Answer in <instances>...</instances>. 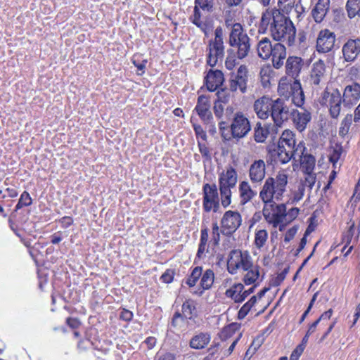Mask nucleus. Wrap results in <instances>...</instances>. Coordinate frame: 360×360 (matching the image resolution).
I'll return each mask as SVG.
<instances>
[{
    "label": "nucleus",
    "mask_w": 360,
    "mask_h": 360,
    "mask_svg": "<svg viewBox=\"0 0 360 360\" xmlns=\"http://www.w3.org/2000/svg\"><path fill=\"white\" fill-rule=\"evenodd\" d=\"M298 0H278V8L280 12L284 15H288L295 6V4Z\"/></svg>",
    "instance_id": "8fccbe9b"
},
{
    "label": "nucleus",
    "mask_w": 360,
    "mask_h": 360,
    "mask_svg": "<svg viewBox=\"0 0 360 360\" xmlns=\"http://www.w3.org/2000/svg\"><path fill=\"white\" fill-rule=\"evenodd\" d=\"M210 341L211 335L210 333L199 332L190 339L188 345L191 349L201 350L207 348Z\"/></svg>",
    "instance_id": "7c9ffc66"
},
{
    "label": "nucleus",
    "mask_w": 360,
    "mask_h": 360,
    "mask_svg": "<svg viewBox=\"0 0 360 360\" xmlns=\"http://www.w3.org/2000/svg\"><path fill=\"white\" fill-rule=\"evenodd\" d=\"M261 267L254 263H252V266L248 270H243L246 273L243 277V282L245 285H250L255 283H259L263 280V276H261Z\"/></svg>",
    "instance_id": "72a5a7b5"
},
{
    "label": "nucleus",
    "mask_w": 360,
    "mask_h": 360,
    "mask_svg": "<svg viewBox=\"0 0 360 360\" xmlns=\"http://www.w3.org/2000/svg\"><path fill=\"white\" fill-rule=\"evenodd\" d=\"M273 72H274L272 69L269 66L263 67L261 69L259 75L261 77V82L264 86L270 84Z\"/></svg>",
    "instance_id": "603ef678"
},
{
    "label": "nucleus",
    "mask_w": 360,
    "mask_h": 360,
    "mask_svg": "<svg viewBox=\"0 0 360 360\" xmlns=\"http://www.w3.org/2000/svg\"><path fill=\"white\" fill-rule=\"evenodd\" d=\"M345 8L349 18L360 16V0H347Z\"/></svg>",
    "instance_id": "a18cd8bd"
},
{
    "label": "nucleus",
    "mask_w": 360,
    "mask_h": 360,
    "mask_svg": "<svg viewBox=\"0 0 360 360\" xmlns=\"http://www.w3.org/2000/svg\"><path fill=\"white\" fill-rule=\"evenodd\" d=\"M221 137L224 141H239L246 137L251 131L250 120L242 111L234 113L231 124L220 120L218 124Z\"/></svg>",
    "instance_id": "f03ea898"
},
{
    "label": "nucleus",
    "mask_w": 360,
    "mask_h": 360,
    "mask_svg": "<svg viewBox=\"0 0 360 360\" xmlns=\"http://www.w3.org/2000/svg\"><path fill=\"white\" fill-rule=\"evenodd\" d=\"M238 181L236 169L229 165L219 174L218 179L219 186L235 188Z\"/></svg>",
    "instance_id": "c85d7f7f"
},
{
    "label": "nucleus",
    "mask_w": 360,
    "mask_h": 360,
    "mask_svg": "<svg viewBox=\"0 0 360 360\" xmlns=\"http://www.w3.org/2000/svg\"><path fill=\"white\" fill-rule=\"evenodd\" d=\"M233 188L219 186L221 204L224 208L228 207L232 202V191Z\"/></svg>",
    "instance_id": "79ce46f5"
},
{
    "label": "nucleus",
    "mask_w": 360,
    "mask_h": 360,
    "mask_svg": "<svg viewBox=\"0 0 360 360\" xmlns=\"http://www.w3.org/2000/svg\"><path fill=\"white\" fill-rule=\"evenodd\" d=\"M263 343L264 338L262 335H259L253 339L250 346L252 349V351L250 354V356H252V355L255 354V352L259 349V347L262 345Z\"/></svg>",
    "instance_id": "680f3d73"
},
{
    "label": "nucleus",
    "mask_w": 360,
    "mask_h": 360,
    "mask_svg": "<svg viewBox=\"0 0 360 360\" xmlns=\"http://www.w3.org/2000/svg\"><path fill=\"white\" fill-rule=\"evenodd\" d=\"M276 41L285 43L288 47L293 46L296 39V28L289 17L277 10V8H267L262 13L258 25V32L266 33Z\"/></svg>",
    "instance_id": "f257e3e1"
},
{
    "label": "nucleus",
    "mask_w": 360,
    "mask_h": 360,
    "mask_svg": "<svg viewBox=\"0 0 360 360\" xmlns=\"http://www.w3.org/2000/svg\"><path fill=\"white\" fill-rule=\"evenodd\" d=\"M222 234L221 226H219L217 221L212 223L211 239L209 241V229L202 224L200 230V242L195 259H202L205 257V254L209 252V246L217 247Z\"/></svg>",
    "instance_id": "1a4fd4ad"
},
{
    "label": "nucleus",
    "mask_w": 360,
    "mask_h": 360,
    "mask_svg": "<svg viewBox=\"0 0 360 360\" xmlns=\"http://www.w3.org/2000/svg\"><path fill=\"white\" fill-rule=\"evenodd\" d=\"M273 45L268 37H264L257 44V53L259 58L269 60L271 55Z\"/></svg>",
    "instance_id": "4c0bfd02"
},
{
    "label": "nucleus",
    "mask_w": 360,
    "mask_h": 360,
    "mask_svg": "<svg viewBox=\"0 0 360 360\" xmlns=\"http://www.w3.org/2000/svg\"><path fill=\"white\" fill-rule=\"evenodd\" d=\"M277 91L281 97L287 100L290 98L297 108H302L304 105L305 96L299 79L282 77L278 82Z\"/></svg>",
    "instance_id": "0eeeda50"
},
{
    "label": "nucleus",
    "mask_w": 360,
    "mask_h": 360,
    "mask_svg": "<svg viewBox=\"0 0 360 360\" xmlns=\"http://www.w3.org/2000/svg\"><path fill=\"white\" fill-rule=\"evenodd\" d=\"M238 193L240 205H245L251 202L256 196L257 191L254 190L248 181L243 180L239 183Z\"/></svg>",
    "instance_id": "c756f323"
},
{
    "label": "nucleus",
    "mask_w": 360,
    "mask_h": 360,
    "mask_svg": "<svg viewBox=\"0 0 360 360\" xmlns=\"http://www.w3.org/2000/svg\"><path fill=\"white\" fill-rule=\"evenodd\" d=\"M191 122L192 123V127L194 130L195 134L198 140L200 139V141L207 142V136L205 131L203 129L201 125L193 122V118L191 119Z\"/></svg>",
    "instance_id": "5fc2aeb1"
},
{
    "label": "nucleus",
    "mask_w": 360,
    "mask_h": 360,
    "mask_svg": "<svg viewBox=\"0 0 360 360\" xmlns=\"http://www.w3.org/2000/svg\"><path fill=\"white\" fill-rule=\"evenodd\" d=\"M257 302V297L252 296L250 299L246 302L238 311V319L239 320L244 319L248 313L251 311Z\"/></svg>",
    "instance_id": "de8ad7c7"
},
{
    "label": "nucleus",
    "mask_w": 360,
    "mask_h": 360,
    "mask_svg": "<svg viewBox=\"0 0 360 360\" xmlns=\"http://www.w3.org/2000/svg\"><path fill=\"white\" fill-rule=\"evenodd\" d=\"M181 315L185 319L192 320L198 315L197 309V302L192 299H186L181 306Z\"/></svg>",
    "instance_id": "c9c22d12"
},
{
    "label": "nucleus",
    "mask_w": 360,
    "mask_h": 360,
    "mask_svg": "<svg viewBox=\"0 0 360 360\" xmlns=\"http://www.w3.org/2000/svg\"><path fill=\"white\" fill-rule=\"evenodd\" d=\"M175 272L174 270L167 269L160 276V281L164 283H171L173 282L174 278Z\"/></svg>",
    "instance_id": "052dcab7"
},
{
    "label": "nucleus",
    "mask_w": 360,
    "mask_h": 360,
    "mask_svg": "<svg viewBox=\"0 0 360 360\" xmlns=\"http://www.w3.org/2000/svg\"><path fill=\"white\" fill-rule=\"evenodd\" d=\"M224 75L222 71L210 69L204 78V84L210 92H214L223 85Z\"/></svg>",
    "instance_id": "a878e982"
},
{
    "label": "nucleus",
    "mask_w": 360,
    "mask_h": 360,
    "mask_svg": "<svg viewBox=\"0 0 360 360\" xmlns=\"http://www.w3.org/2000/svg\"><path fill=\"white\" fill-rule=\"evenodd\" d=\"M271 118L276 127H281L290 120L292 109L285 103L281 98L274 100Z\"/></svg>",
    "instance_id": "dca6fc26"
},
{
    "label": "nucleus",
    "mask_w": 360,
    "mask_h": 360,
    "mask_svg": "<svg viewBox=\"0 0 360 360\" xmlns=\"http://www.w3.org/2000/svg\"><path fill=\"white\" fill-rule=\"evenodd\" d=\"M288 175L282 170L274 176H268L260 188L261 201H282L287 193Z\"/></svg>",
    "instance_id": "7ed1b4c3"
},
{
    "label": "nucleus",
    "mask_w": 360,
    "mask_h": 360,
    "mask_svg": "<svg viewBox=\"0 0 360 360\" xmlns=\"http://www.w3.org/2000/svg\"><path fill=\"white\" fill-rule=\"evenodd\" d=\"M336 41L335 34L329 29H323L318 33L316 41V50L319 53H328L331 51Z\"/></svg>",
    "instance_id": "6ab92c4d"
},
{
    "label": "nucleus",
    "mask_w": 360,
    "mask_h": 360,
    "mask_svg": "<svg viewBox=\"0 0 360 360\" xmlns=\"http://www.w3.org/2000/svg\"><path fill=\"white\" fill-rule=\"evenodd\" d=\"M243 218L238 210L226 211L220 220L222 235L231 237L242 224Z\"/></svg>",
    "instance_id": "2eb2a0df"
},
{
    "label": "nucleus",
    "mask_w": 360,
    "mask_h": 360,
    "mask_svg": "<svg viewBox=\"0 0 360 360\" xmlns=\"http://www.w3.org/2000/svg\"><path fill=\"white\" fill-rule=\"evenodd\" d=\"M131 63L137 68L140 72H137L138 75H143L146 72L148 60L143 58L141 53H135L131 57Z\"/></svg>",
    "instance_id": "a19ab883"
},
{
    "label": "nucleus",
    "mask_w": 360,
    "mask_h": 360,
    "mask_svg": "<svg viewBox=\"0 0 360 360\" xmlns=\"http://www.w3.org/2000/svg\"><path fill=\"white\" fill-rule=\"evenodd\" d=\"M193 111L196 112L202 122L212 121L213 115L211 111L210 97L206 95L199 96Z\"/></svg>",
    "instance_id": "393cba45"
},
{
    "label": "nucleus",
    "mask_w": 360,
    "mask_h": 360,
    "mask_svg": "<svg viewBox=\"0 0 360 360\" xmlns=\"http://www.w3.org/2000/svg\"><path fill=\"white\" fill-rule=\"evenodd\" d=\"M342 98L345 108H351L354 106L360 99V84L354 82L347 85L343 90Z\"/></svg>",
    "instance_id": "4be33fe9"
},
{
    "label": "nucleus",
    "mask_w": 360,
    "mask_h": 360,
    "mask_svg": "<svg viewBox=\"0 0 360 360\" xmlns=\"http://www.w3.org/2000/svg\"><path fill=\"white\" fill-rule=\"evenodd\" d=\"M290 270L289 266L285 267L281 272L278 274L276 276L271 278L270 285L273 287L279 286L283 281L285 279L287 274H288Z\"/></svg>",
    "instance_id": "4d7b16f0"
},
{
    "label": "nucleus",
    "mask_w": 360,
    "mask_h": 360,
    "mask_svg": "<svg viewBox=\"0 0 360 360\" xmlns=\"http://www.w3.org/2000/svg\"><path fill=\"white\" fill-rule=\"evenodd\" d=\"M264 204L262 214L266 223L274 228L279 226V231H283L286 217L285 203H278L280 201H262Z\"/></svg>",
    "instance_id": "9b49d317"
},
{
    "label": "nucleus",
    "mask_w": 360,
    "mask_h": 360,
    "mask_svg": "<svg viewBox=\"0 0 360 360\" xmlns=\"http://www.w3.org/2000/svg\"><path fill=\"white\" fill-rule=\"evenodd\" d=\"M219 343L212 344L207 349L208 354L203 358V360H217L218 358Z\"/></svg>",
    "instance_id": "13d9d810"
},
{
    "label": "nucleus",
    "mask_w": 360,
    "mask_h": 360,
    "mask_svg": "<svg viewBox=\"0 0 360 360\" xmlns=\"http://www.w3.org/2000/svg\"><path fill=\"white\" fill-rule=\"evenodd\" d=\"M304 65V60L302 58L297 56H289L285 63V76L290 79H299Z\"/></svg>",
    "instance_id": "b1692460"
},
{
    "label": "nucleus",
    "mask_w": 360,
    "mask_h": 360,
    "mask_svg": "<svg viewBox=\"0 0 360 360\" xmlns=\"http://www.w3.org/2000/svg\"><path fill=\"white\" fill-rule=\"evenodd\" d=\"M287 49L282 42L276 41L273 45L270 60L272 66L276 69H281L284 65V60L286 59Z\"/></svg>",
    "instance_id": "cd10ccee"
},
{
    "label": "nucleus",
    "mask_w": 360,
    "mask_h": 360,
    "mask_svg": "<svg viewBox=\"0 0 360 360\" xmlns=\"http://www.w3.org/2000/svg\"><path fill=\"white\" fill-rule=\"evenodd\" d=\"M342 153V148L341 146H339L334 148L332 153L330 154L329 160L333 164V165H335L340 159Z\"/></svg>",
    "instance_id": "e2e57ef3"
},
{
    "label": "nucleus",
    "mask_w": 360,
    "mask_h": 360,
    "mask_svg": "<svg viewBox=\"0 0 360 360\" xmlns=\"http://www.w3.org/2000/svg\"><path fill=\"white\" fill-rule=\"evenodd\" d=\"M274 100L269 95H264L255 101L253 110L259 119L266 120L271 116Z\"/></svg>",
    "instance_id": "aec40b11"
},
{
    "label": "nucleus",
    "mask_w": 360,
    "mask_h": 360,
    "mask_svg": "<svg viewBox=\"0 0 360 360\" xmlns=\"http://www.w3.org/2000/svg\"><path fill=\"white\" fill-rule=\"evenodd\" d=\"M298 231V226H293L292 227L290 228L285 233L284 236V241L285 243H289L290 240H292L294 237L295 236L297 232Z\"/></svg>",
    "instance_id": "69168bd1"
},
{
    "label": "nucleus",
    "mask_w": 360,
    "mask_h": 360,
    "mask_svg": "<svg viewBox=\"0 0 360 360\" xmlns=\"http://www.w3.org/2000/svg\"><path fill=\"white\" fill-rule=\"evenodd\" d=\"M239 330V325L236 323H230L224 326L220 333L219 337L222 341H225L232 337L237 330Z\"/></svg>",
    "instance_id": "49530a36"
},
{
    "label": "nucleus",
    "mask_w": 360,
    "mask_h": 360,
    "mask_svg": "<svg viewBox=\"0 0 360 360\" xmlns=\"http://www.w3.org/2000/svg\"><path fill=\"white\" fill-rule=\"evenodd\" d=\"M300 158V167L303 173L314 172L316 165V159L311 154H303L302 156H298Z\"/></svg>",
    "instance_id": "ea45409f"
},
{
    "label": "nucleus",
    "mask_w": 360,
    "mask_h": 360,
    "mask_svg": "<svg viewBox=\"0 0 360 360\" xmlns=\"http://www.w3.org/2000/svg\"><path fill=\"white\" fill-rule=\"evenodd\" d=\"M266 165L262 159L253 160L249 166L248 176L252 184H261L265 179Z\"/></svg>",
    "instance_id": "5701e85b"
},
{
    "label": "nucleus",
    "mask_w": 360,
    "mask_h": 360,
    "mask_svg": "<svg viewBox=\"0 0 360 360\" xmlns=\"http://www.w3.org/2000/svg\"><path fill=\"white\" fill-rule=\"evenodd\" d=\"M271 124L257 122L253 129V139L257 143H264L269 134Z\"/></svg>",
    "instance_id": "473e14b6"
},
{
    "label": "nucleus",
    "mask_w": 360,
    "mask_h": 360,
    "mask_svg": "<svg viewBox=\"0 0 360 360\" xmlns=\"http://www.w3.org/2000/svg\"><path fill=\"white\" fill-rule=\"evenodd\" d=\"M238 58L234 53L233 56L228 55L225 60V66L226 69H228L229 70H233L238 64Z\"/></svg>",
    "instance_id": "0e129e2a"
},
{
    "label": "nucleus",
    "mask_w": 360,
    "mask_h": 360,
    "mask_svg": "<svg viewBox=\"0 0 360 360\" xmlns=\"http://www.w3.org/2000/svg\"><path fill=\"white\" fill-rule=\"evenodd\" d=\"M244 284L236 283L225 292V296L232 300L235 303H241L244 301Z\"/></svg>",
    "instance_id": "e433bc0d"
},
{
    "label": "nucleus",
    "mask_w": 360,
    "mask_h": 360,
    "mask_svg": "<svg viewBox=\"0 0 360 360\" xmlns=\"http://www.w3.org/2000/svg\"><path fill=\"white\" fill-rule=\"evenodd\" d=\"M340 90L337 88H325L319 98V103L328 110V113L332 119H338L341 113L343 101Z\"/></svg>",
    "instance_id": "f8f14e48"
},
{
    "label": "nucleus",
    "mask_w": 360,
    "mask_h": 360,
    "mask_svg": "<svg viewBox=\"0 0 360 360\" xmlns=\"http://www.w3.org/2000/svg\"><path fill=\"white\" fill-rule=\"evenodd\" d=\"M268 232L266 229L256 230L255 233L254 245L257 249L261 250L268 240Z\"/></svg>",
    "instance_id": "c03bdc74"
},
{
    "label": "nucleus",
    "mask_w": 360,
    "mask_h": 360,
    "mask_svg": "<svg viewBox=\"0 0 360 360\" xmlns=\"http://www.w3.org/2000/svg\"><path fill=\"white\" fill-rule=\"evenodd\" d=\"M200 281L198 288L191 291V294L195 296L201 297L206 290L212 288L214 281V273L207 269L203 271L202 267L200 266L191 269V273L185 279L186 285L189 288H193Z\"/></svg>",
    "instance_id": "423d86ee"
},
{
    "label": "nucleus",
    "mask_w": 360,
    "mask_h": 360,
    "mask_svg": "<svg viewBox=\"0 0 360 360\" xmlns=\"http://www.w3.org/2000/svg\"><path fill=\"white\" fill-rule=\"evenodd\" d=\"M214 34V37L209 41L206 48V63L212 68L222 62L225 49L222 28L217 27Z\"/></svg>",
    "instance_id": "9d476101"
},
{
    "label": "nucleus",
    "mask_w": 360,
    "mask_h": 360,
    "mask_svg": "<svg viewBox=\"0 0 360 360\" xmlns=\"http://www.w3.org/2000/svg\"><path fill=\"white\" fill-rule=\"evenodd\" d=\"M330 0H319L311 11V15L317 23L321 22L330 8Z\"/></svg>",
    "instance_id": "f704fd0d"
},
{
    "label": "nucleus",
    "mask_w": 360,
    "mask_h": 360,
    "mask_svg": "<svg viewBox=\"0 0 360 360\" xmlns=\"http://www.w3.org/2000/svg\"><path fill=\"white\" fill-rule=\"evenodd\" d=\"M300 108V110L292 108L290 119L292 120L295 128L299 132H303L311 120V113L303 106Z\"/></svg>",
    "instance_id": "412c9836"
},
{
    "label": "nucleus",
    "mask_w": 360,
    "mask_h": 360,
    "mask_svg": "<svg viewBox=\"0 0 360 360\" xmlns=\"http://www.w3.org/2000/svg\"><path fill=\"white\" fill-rule=\"evenodd\" d=\"M58 221L62 228L67 229L73 224L74 219L70 216H64L59 219Z\"/></svg>",
    "instance_id": "338daca9"
},
{
    "label": "nucleus",
    "mask_w": 360,
    "mask_h": 360,
    "mask_svg": "<svg viewBox=\"0 0 360 360\" xmlns=\"http://www.w3.org/2000/svg\"><path fill=\"white\" fill-rule=\"evenodd\" d=\"M202 194L203 217L205 214L218 212L220 209L221 200L217 185L215 184H205L202 186Z\"/></svg>",
    "instance_id": "4468645a"
},
{
    "label": "nucleus",
    "mask_w": 360,
    "mask_h": 360,
    "mask_svg": "<svg viewBox=\"0 0 360 360\" xmlns=\"http://www.w3.org/2000/svg\"><path fill=\"white\" fill-rule=\"evenodd\" d=\"M233 94L234 92L227 87L217 90L216 98L213 103V111L217 119L221 120L223 118L225 105L229 104L234 97Z\"/></svg>",
    "instance_id": "a211bd4d"
},
{
    "label": "nucleus",
    "mask_w": 360,
    "mask_h": 360,
    "mask_svg": "<svg viewBox=\"0 0 360 360\" xmlns=\"http://www.w3.org/2000/svg\"><path fill=\"white\" fill-rule=\"evenodd\" d=\"M175 355L171 352L158 354L154 360H175Z\"/></svg>",
    "instance_id": "774afa93"
},
{
    "label": "nucleus",
    "mask_w": 360,
    "mask_h": 360,
    "mask_svg": "<svg viewBox=\"0 0 360 360\" xmlns=\"http://www.w3.org/2000/svg\"><path fill=\"white\" fill-rule=\"evenodd\" d=\"M300 209L298 207H292L287 211V203H285V214L286 217H285L284 223L285 226L290 222L293 221L300 214Z\"/></svg>",
    "instance_id": "864d4df0"
},
{
    "label": "nucleus",
    "mask_w": 360,
    "mask_h": 360,
    "mask_svg": "<svg viewBox=\"0 0 360 360\" xmlns=\"http://www.w3.org/2000/svg\"><path fill=\"white\" fill-rule=\"evenodd\" d=\"M252 262V258L248 250L234 249L228 255L226 269L230 274L234 275L239 271L248 270Z\"/></svg>",
    "instance_id": "ddd939ff"
},
{
    "label": "nucleus",
    "mask_w": 360,
    "mask_h": 360,
    "mask_svg": "<svg viewBox=\"0 0 360 360\" xmlns=\"http://www.w3.org/2000/svg\"><path fill=\"white\" fill-rule=\"evenodd\" d=\"M326 75V65L322 60L313 63L310 72V82L312 85L319 86L324 79Z\"/></svg>",
    "instance_id": "2f4dec72"
},
{
    "label": "nucleus",
    "mask_w": 360,
    "mask_h": 360,
    "mask_svg": "<svg viewBox=\"0 0 360 360\" xmlns=\"http://www.w3.org/2000/svg\"><path fill=\"white\" fill-rule=\"evenodd\" d=\"M248 69L245 65H240L236 73L231 74L229 80V89L234 93L238 91L245 94L247 91L248 83Z\"/></svg>",
    "instance_id": "f3484780"
},
{
    "label": "nucleus",
    "mask_w": 360,
    "mask_h": 360,
    "mask_svg": "<svg viewBox=\"0 0 360 360\" xmlns=\"http://www.w3.org/2000/svg\"><path fill=\"white\" fill-rule=\"evenodd\" d=\"M306 150L303 141L296 144L295 134L293 131L285 129L278 142L277 161L281 164H286L295 156H302Z\"/></svg>",
    "instance_id": "20e7f679"
},
{
    "label": "nucleus",
    "mask_w": 360,
    "mask_h": 360,
    "mask_svg": "<svg viewBox=\"0 0 360 360\" xmlns=\"http://www.w3.org/2000/svg\"><path fill=\"white\" fill-rule=\"evenodd\" d=\"M226 25L227 27H231L228 42L231 51L239 60L244 59L250 52V38L240 23L231 25L226 20Z\"/></svg>",
    "instance_id": "39448f33"
},
{
    "label": "nucleus",
    "mask_w": 360,
    "mask_h": 360,
    "mask_svg": "<svg viewBox=\"0 0 360 360\" xmlns=\"http://www.w3.org/2000/svg\"><path fill=\"white\" fill-rule=\"evenodd\" d=\"M198 146L202 157L206 160H210L211 153L209 147L207 146V142L198 140Z\"/></svg>",
    "instance_id": "bf43d9fd"
},
{
    "label": "nucleus",
    "mask_w": 360,
    "mask_h": 360,
    "mask_svg": "<svg viewBox=\"0 0 360 360\" xmlns=\"http://www.w3.org/2000/svg\"><path fill=\"white\" fill-rule=\"evenodd\" d=\"M342 57L346 62H354L360 54V39H349L342 46Z\"/></svg>",
    "instance_id": "bb28decb"
},
{
    "label": "nucleus",
    "mask_w": 360,
    "mask_h": 360,
    "mask_svg": "<svg viewBox=\"0 0 360 360\" xmlns=\"http://www.w3.org/2000/svg\"><path fill=\"white\" fill-rule=\"evenodd\" d=\"M214 8V0H194L193 12L188 16L189 21L208 36L213 29L212 23L207 20L203 13H211Z\"/></svg>",
    "instance_id": "6e6552de"
},
{
    "label": "nucleus",
    "mask_w": 360,
    "mask_h": 360,
    "mask_svg": "<svg viewBox=\"0 0 360 360\" xmlns=\"http://www.w3.org/2000/svg\"><path fill=\"white\" fill-rule=\"evenodd\" d=\"M33 203V199L30 194L27 191H24L18 199V201L15 207L14 212H16L25 207H29Z\"/></svg>",
    "instance_id": "09e8293b"
},
{
    "label": "nucleus",
    "mask_w": 360,
    "mask_h": 360,
    "mask_svg": "<svg viewBox=\"0 0 360 360\" xmlns=\"http://www.w3.org/2000/svg\"><path fill=\"white\" fill-rule=\"evenodd\" d=\"M305 189L303 186L298 184L297 188L295 191L292 192V196L289 199L288 202L295 204L300 201L304 195Z\"/></svg>",
    "instance_id": "6e6d98bb"
},
{
    "label": "nucleus",
    "mask_w": 360,
    "mask_h": 360,
    "mask_svg": "<svg viewBox=\"0 0 360 360\" xmlns=\"http://www.w3.org/2000/svg\"><path fill=\"white\" fill-rule=\"evenodd\" d=\"M354 121L353 115L347 113L340 122L339 127V136L345 138L349 133L352 122Z\"/></svg>",
    "instance_id": "37998d69"
},
{
    "label": "nucleus",
    "mask_w": 360,
    "mask_h": 360,
    "mask_svg": "<svg viewBox=\"0 0 360 360\" xmlns=\"http://www.w3.org/2000/svg\"><path fill=\"white\" fill-rule=\"evenodd\" d=\"M304 174H305L304 179L303 180H301V181L299 184L300 186H303V188L304 189L306 188H307L309 191H311L316 181V174L314 172L304 173Z\"/></svg>",
    "instance_id": "3c124183"
},
{
    "label": "nucleus",
    "mask_w": 360,
    "mask_h": 360,
    "mask_svg": "<svg viewBox=\"0 0 360 360\" xmlns=\"http://www.w3.org/2000/svg\"><path fill=\"white\" fill-rule=\"evenodd\" d=\"M347 226L348 228L345 231L342 233L341 238L342 243H346V246H349L350 245L354 236L356 239L358 240L360 233L359 229H358L356 233H355V221L353 220V219L351 218L347 222Z\"/></svg>",
    "instance_id": "58836bf2"
}]
</instances>
